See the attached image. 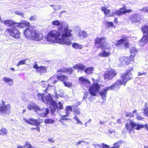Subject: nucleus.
Masks as SVG:
<instances>
[{
  "mask_svg": "<svg viewBox=\"0 0 148 148\" xmlns=\"http://www.w3.org/2000/svg\"><path fill=\"white\" fill-rule=\"evenodd\" d=\"M54 26H60L58 31L53 30L49 32L46 35L45 39L51 43H58L61 44L70 45L72 44L71 41L73 39L71 34L72 30L68 28V25L65 22H60L58 20L52 22Z\"/></svg>",
  "mask_w": 148,
  "mask_h": 148,
  "instance_id": "obj_1",
  "label": "nucleus"
},
{
  "mask_svg": "<svg viewBox=\"0 0 148 148\" xmlns=\"http://www.w3.org/2000/svg\"><path fill=\"white\" fill-rule=\"evenodd\" d=\"M106 40V38L103 37L97 38L95 40V43L96 47L103 50L99 54L100 57H108L111 54V47L105 44Z\"/></svg>",
  "mask_w": 148,
  "mask_h": 148,
  "instance_id": "obj_2",
  "label": "nucleus"
},
{
  "mask_svg": "<svg viewBox=\"0 0 148 148\" xmlns=\"http://www.w3.org/2000/svg\"><path fill=\"white\" fill-rule=\"evenodd\" d=\"M43 101L47 106L51 107L52 113L54 112L56 109V102L54 101L50 94L47 92L43 93Z\"/></svg>",
  "mask_w": 148,
  "mask_h": 148,
  "instance_id": "obj_3",
  "label": "nucleus"
},
{
  "mask_svg": "<svg viewBox=\"0 0 148 148\" xmlns=\"http://www.w3.org/2000/svg\"><path fill=\"white\" fill-rule=\"evenodd\" d=\"M101 10L104 12L105 15L108 16H113L116 15L119 16H121L125 14L126 13H130L132 11V10L126 9L124 7L110 13V10L104 7H102Z\"/></svg>",
  "mask_w": 148,
  "mask_h": 148,
  "instance_id": "obj_4",
  "label": "nucleus"
},
{
  "mask_svg": "<svg viewBox=\"0 0 148 148\" xmlns=\"http://www.w3.org/2000/svg\"><path fill=\"white\" fill-rule=\"evenodd\" d=\"M125 127L130 132L131 131H132L135 129L139 130L142 128H146L148 130V125L147 124L145 125H140L139 124H136L130 120L128 121L126 124Z\"/></svg>",
  "mask_w": 148,
  "mask_h": 148,
  "instance_id": "obj_5",
  "label": "nucleus"
},
{
  "mask_svg": "<svg viewBox=\"0 0 148 148\" xmlns=\"http://www.w3.org/2000/svg\"><path fill=\"white\" fill-rule=\"evenodd\" d=\"M142 30L145 34L139 41V44L142 46L148 42V25H144L142 27Z\"/></svg>",
  "mask_w": 148,
  "mask_h": 148,
  "instance_id": "obj_6",
  "label": "nucleus"
},
{
  "mask_svg": "<svg viewBox=\"0 0 148 148\" xmlns=\"http://www.w3.org/2000/svg\"><path fill=\"white\" fill-rule=\"evenodd\" d=\"M7 31L10 36L14 38L17 39L20 38V32L16 27H14L10 28L7 29Z\"/></svg>",
  "mask_w": 148,
  "mask_h": 148,
  "instance_id": "obj_7",
  "label": "nucleus"
},
{
  "mask_svg": "<svg viewBox=\"0 0 148 148\" xmlns=\"http://www.w3.org/2000/svg\"><path fill=\"white\" fill-rule=\"evenodd\" d=\"M132 78V75L130 70H127V72L123 73L121 76V79L123 82V84L125 86L126 83Z\"/></svg>",
  "mask_w": 148,
  "mask_h": 148,
  "instance_id": "obj_8",
  "label": "nucleus"
},
{
  "mask_svg": "<svg viewBox=\"0 0 148 148\" xmlns=\"http://www.w3.org/2000/svg\"><path fill=\"white\" fill-rule=\"evenodd\" d=\"M116 74V72L114 69H110L105 72L104 76L105 79L110 80L115 76Z\"/></svg>",
  "mask_w": 148,
  "mask_h": 148,
  "instance_id": "obj_9",
  "label": "nucleus"
},
{
  "mask_svg": "<svg viewBox=\"0 0 148 148\" xmlns=\"http://www.w3.org/2000/svg\"><path fill=\"white\" fill-rule=\"evenodd\" d=\"M4 102L1 107H0V114L2 115H4L5 114H9L10 112V106L9 104L5 105Z\"/></svg>",
  "mask_w": 148,
  "mask_h": 148,
  "instance_id": "obj_10",
  "label": "nucleus"
},
{
  "mask_svg": "<svg viewBox=\"0 0 148 148\" xmlns=\"http://www.w3.org/2000/svg\"><path fill=\"white\" fill-rule=\"evenodd\" d=\"M34 26H29L24 30V34L26 38L32 39V33L34 32Z\"/></svg>",
  "mask_w": 148,
  "mask_h": 148,
  "instance_id": "obj_11",
  "label": "nucleus"
},
{
  "mask_svg": "<svg viewBox=\"0 0 148 148\" xmlns=\"http://www.w3.org/2000/svg\"><path fill=\"white\" fill-rule=\"evenodd\" d=\"M100 88V86L99 84L97 83L95 84L89 88V90L92 95L95 96L99 91Z\"/></svg>",
  "mask_w": 148,
  "mask_h": 148,
  "instance_id": "obj_12",
  "label": "nucleus"
},
{
  "mask_svg": "<svg viewBox=\"0 0 148 148\" xmlns=\"http://www.w3.org/2000/svg\"><path fill=\"white\" fill-rule=\"evenodd\" d=\"M79 82L81 85L87 88L89 87L91 85V83L88 79L83 77L79 78Z\"/></svg>",
  "mask_w": 148,
  "mask_h": 148,
  "instance_id": "obj_13",
  "label": "nucleus"
},
{
  "mask_svg": "<svg viewBox=\"0 0 148 148\" xmlns=\"http://www.w3.org/2000/svg\"><path fill=\"white\" fill-rule=\"evenodd\" d=\"M115 44L116 46L123 44L125 49L127 48L130 46L129 43L128 42V40L126 38H123L120 40L117 41L115 43Z\"/></svg>",
  "mask_w": 148,
  "mask_h": 148,
  "instance_id": "obj_14",
  "label": "nucleus"
},
{
  "mask_svg": "<svg viewBox=\"0 0 148 148\" xmlns=\"http://www.w3.org/2000/svg\"><path fill=\"white\" fill-rule=\"evenodd\" d=\"M38 109L37 112L39 116L42 117H46L49 112V110L48 108H41L39 107V109Z\"/></svg>",
  "mask_w": 148,
  "mask_h": 148,
  "instance_id": "obj_15",
  "label": "nucleus"
},
{
  "mask_svg": "<svg viewBox=\"0 0 148 148\" xmlns=\"http://www.w3.org/2000/svg\"><path fill=\"white\" fill-rule=\"evenodd\" d=\"M123 82L121 79V80H118L116 82L113 84L111 86H109V88L111 90H116L119 89L121 85L124 84H123Z\"/></svg>",
  "mask_w": 148,
  "mask_h": 148,
  "instance_id": "obj_16",
  "label": "nucleus"
},
{
  "mask_svg": "<svg viewBox=\"0 0 148 148\" xmlns=\"http://www.w3.org/2000/svg\"><path fill=\"white\" fill-rule=\"evenodd\" d=\"M131 22L133 23H137L140 21V15L137 14H132L129 18Z\"/></svg>",
  "mask_w": 148,
  "mask_h": 148,
  "instance_id": "obj_17",
  "label": "nucleus"
},
{
  "mask_svg": "<svg viewBox=\"0 0 148 148\" xmlns=\"http://www.w3.org/2000/svg\"><path fill=\"white\" fill-rule=\"evenodd\" d=\"M32 33V39L37 41L42 40L43 36L40 33L36 32L35 30L34 32Z\"/></svg>",
  "mask_w": 148,
  "mask_h": 148,
  "instance_id": "obj_18",
  "label": "nucleus"
},
{
  "mask_svg": "<svg viewBox=\"0 0 148 148\" xmlns=\"http://www.w3.org/2000/svg\"><path fill=\"white\" fill-rule=\"evenodd\" d=\"M0 21L1 23H3L5 25L8 27L15 26L16 22L12 20L8 19L5 21L1 20Z\"/></svg>",
  "mask_w": 148,
  "mask_h": 148,
  "instance_id": "obj_19",
  "label": "nucleus"
},
{
  "mask_svg": "<svg viewBox=\"0 0 148 148\" xmlns=\"http://www.w3.org/2000/svg\"><path fill=\"white\" fill-rule=\"evenodd\" d=\"M30 23L25 21H23L20 23H15V26L18 27V28H22L25 27V26H29Z\"/></svg>",
  "mask_w": 148,
  "mask_h": 148,
  "instance_id": "obj_20",
  "label": "nucleus"
},
{
  "mask_svg": "<svg viewBox=\"0 0 148 148\" xmlns=\"http://www.w3.org/2000/svg\"><path fill=\"white\" fill-rule=\"evenodd\" d=\"M27 109L29 110H33L37 112L38 110L39 109V107L36 105L34 103L30 102L27 106Z\"/></svg>",
  "mask_w": 148,
  "mask_h": 148,
  "instance_id": "obj_21",
  "label": "nucleus"
},
{
  "mask_svg": "<svg viewBox=\"0 0 148 148\" xmlns=\"http://www.w3.org/2000/svg\"><path fill=\"white\" fill-rule=\"evenodd\" d=\"M108 90H111L110 88H109V87L101 89V91L100 92V95L101 96L103 100H106L107 92Z\"/></svg>",
  "mask_w": 148,
  "mask_h": 148,
  "instance_id": "obj_22",
  "label": "nucleus"
},
{
  "mask_svg": "<svg viewBox=\"0 0 148 148\" xmlns=\"http://www.w3.org/2000/svg\"><path fill=\"white\" fill-rule=\"evenodd\" d=\"M119 60L121 64L123 65H127L130 63V60L128 57H121L119 58Z\"/></svg>",
  "mask_w": 148,
  "mask_h": 148,
  "instance_id": "obj_23",
  "label": "nucleus"
},
{
  "mask_svg": "<svg viewBox=\"0 0 148 148\" xmlns=\"http://www.w3.org/2000/svg\"><path fill=\"white\" fill-rule=\"evenodd\" d=\"M24 120L26 123L31 125H38L40 124V123L38 120L32 119L28 120L25 118L24 119Z\"/></svg>",
  "mask_w": 148,
  "mask_h": 148,
  "instance_id": "obj_24",
  "label": "nucleus"
},
{
  "mask_svg": "<svg viewBox=\"0 0 148 148\" xmlns=\"http://www.w3.org/2000/svg\"><path fill=\"white\" fill-rule=\"evenodd\" d=\"M65 110V114L64 115L61 114L60 116L62 117L66 118L68 117L70 113L72 111V108L71 106H68L66 107Z\"/></svg>",
  "mask_w": 148,
  "mask_h": 148,
  "instance_id": "obj_25",
  "label": "nucleus"
},
{
  "mask_svg": "<svg viewBox=\"0 0 148 148\" xmlns=\"http://www.w3.org/2000/svg\"><path fill=\"white\" fill-rule=\"evenodd\" d=\"M58 80L57 77L56 76H53L51 77L48 80L50 84L52 85V86L56 83Z\"/></svg>",
  "mask_w": 148,
  "mask_h": 148,
  "instance_id": "obj_26",
  "label": "nucleus"
},
{
  "mask_svg": "<svg viewBox=\"0 0 148 148\" xmlns=\"http://www.w3.org/2000/svg\"><path fill=\"white\" fill-rule=\"evenodd\" d=\"M3 80L5 83H7L10 86H12L13 84V80L12 79L7 77H4L3 78Z\"/></svg>",
  "mask_w": 148,
  "mask_h": 148,
  "instance_id": "obj_27",
  "label": "nucleus"
},
{
  "mask_svg": "<svg viewBox=\"0 0 148 148\" xmlns=\"http://www.w3.org/2000/svg\"><path fill=\"white\" fill-rule=\"evenodd\" d=\"M130 51L131 54L130 56V59L133 61L134 58V56L137 53V50L134 47H132L131 48Z\"/></svg>",
  "mask_w": 148,
  "mask_h": 148,
  "instance_id": "obj_28",
  "label": "nucleus"
},
{
  "mask_svg": "<svg viewBox=\"0 0 148 148\" xmlns=\"http://www.w3.org/2000/svg\"><path fill=\"white\" fill-rule=\"evenodd\" d=\"M73 71L72 68H71L68 69H62L59 70L58 72H66L71 74Z\"/></svg>",
  "mask_w": 148,
  "mask_h": 148,
  "instance_id": "obj_29",
  "label": "nucleus"
},
{
  "mask_svg": "<svg viewBox=\"0 0 148 148\" xmlns=\"http://www.w3.org/2000/svg\"><path fill=\"white\" fill-rule=\"evenodd\" d=\"M73 67L75 69H80L82 70H83L86 68L85 66L81 64H77L74 66Z\"/></svg>",
  "mask_w": 148,
  "mask_h": 148,
  "instance_id": "obj_30",
  "label": "nucleus"
},
{
  "mask_svg": "<svg viewBox=\"0 0 148 148\" xmlns=\"http://www.w3.org/2000/svg\"><path fill=\"white\" fill-rule=\"evenodd\" d=\"M47 72V71L46 67L44 66H40L38 69V71L37 72H38L41 74L46 73Z\"/></svg>",
  "mask_w": 148,
  "mask_h": 148,
  "instance_id": "obj_31",
  "label": "nucleus"
},
{
  "mask_svg": "<svg viewBox=\"0 0 148 148\" xmlns=\"http://www.w3.org/2000/svg\"><path fill=\"white\" fill-rule=\"evenodd\" d=\"M72 47L73 48L76 49H81L83 48L82 45L76 43H73L72 44Z\"/></svg>",
  "mask_w": 148,
  "mask_h": 148,
  "instance_id": "obj_32",
  "label": "nucleus"
},
{
  "mask_svg": "<svg viewBox=\"0 0 148 148\" xmlns=\"http://www.w3.org/2000/svg\"><path fill=\"white\" fill-rule=\"evenodd\" d=\"M41 85L42 87H44L46 88L45 90H46L48 87L52 86V85L51 84H50L48 82L45 81H42V83H41Z\"/></svg>",
  "mask_w": 148,
  "mask_h": 148,
  "instance_id": "obj_33",
  "label": "nucleus"
},
{
  "mask_svg": "<svg viewBox=\"0 0 148 148\" xmlns=\"http://www.w3.org/2000/svg\"><path fill=\"white\" fill-rule=\"evenodd\" d=\"M87 33L85 31H80L78 33L77 36L85 38L87 36Z\"/></svg>",
  "mask_w": 148,
  "mask_h": 148,
  "instance_id": "obj_34",
  "label": "nucleus"
},
{
  "mask_svg": "<svg viewBox=\"0 0 148 148\" xmlns=\"http://www.w3.org/2000/svg\"><path fill=\"white\" fill-rule=\"evenodd\" d=\"M58 79L60 80V81L65 82L68 80V77L66 76L62 75L57 77Z\"/></svg>",
  "mask_w": 148,
  "mask_h": 148,
  "instance_id": "obj_35",
  "label": "nucleus"
},
{
  "mask_svg": "<svg viewBox=\"0 0 148 148\" xmlns=\"http://www.w3.org/2000/svg\"><path fill=\"white\" fill-rule=\"evenodd\" d=\"M8 132V130L5 128H3L0 129V135L2 136L6 135Z\"/></svg>",
  "mask_w": 148,
  "mask_h": 148,
  "instance_id": "obj_36",
  "label": "nucleus"
},
{
  "mask_svg": "<svg viewBox=\"0 0 148 148\" xmlns=\"http://www.w3.org/2000/svg\"><path fill=\"white\" fill-rule=\"evenodd\" d=\"M28 60V59H25L19 61L16 64V66H19L20 65L26 64V62Z\"/></svg>",
  "mask_w": 148,
  "mask_h": 148,
  "instance_id": "obj_37",
  "label": "nucleus"
},
{
  "mask_svg": "<svg viewBox=\"0 0 148 148\" xmlns=\"http://www.w3.org/2000/svg\"><path fill=\"white\" fill-rule=\"evenodd\" d=\"M93 68L92 67H89L85 70L84 71L87 74H91L93 71Z\"/></svg>",
  "mask_w": 148,
  "mask_h": 148,
  "instance_id": "obj_38",
  "label": "nucleus"
},
{
  "mask_svg": "<svg viewBox=\"0 0 148 148\" xmlns=\"http://www.w3.org/2000/svg\"><path fill=\"white\" fill-rule=\"evenodd\" d=\"M50 6L52 7L53 9L56 11L59 10H60L61 8L60 5H51Z\"/></svg>",
  "mask_w": 148,
  "mask_h": 148,
  "instance_id": "obj_39",
  "label": "nucleus"
},
{
  "mask_svg": "<svg viewBox=\"0 0 148 148\" xmlns=\"http://www.w3.org/2000/svg\"><path fill=\"white\" fill-rule=\"evenodd\" d=\"M16 14L19 15L20 16H21L22 17H24V16L25 13L21 11H17L15 12Z\"/></svg>",
  "mask_w": 148,
  "mask_h": 148,
  "instance_id": "obj_40",
  "label": "nucleus"
},
{
  "mask_svg": "<svg viewBox=\"0 0 148 148\" xmlns=\"http://www.w3.org/2000/svg\"><path fill=\"white\" fill-rule=\"evenodd\" d=\"M63 83L65 86L69 88L72 86L73 84L71 82H64Z\"/></svg>",
  "mask_w": 148,
  "mask_h": 148,
  "instance_id": "obj_41",
  "label": "nucleus"
},
{
  "mask_svg": "<svg viewBox=\"0 0 148 148\" xmlns=\"http://www.w3.org/2000/svg\"><path fill=\"white\" fill-rule=\"evenodd\" d=\"M54 121V120L50 119H47L45 120V122L47 124L53 123Z\"/></svg>",
  "mask_w": 148,
  "mask_h": 148,
  "instance_id": "obj_42",
  "label": "nucleus"
},
{
  "mask_svg": "<svg viewBox=\"0 0 148 148\" xmlns=\"http://www.w3.org/2000/svg\"><path fill=\"white\" fill-rule=\"evenodd\" d=\"M56 108H57L60 109H63V107L62 103L60 102H59L57 105L56 103Z\"/></svg>",
  "mask_w": 148,
  "mask_h": 148,
  "instance_id": "obj_43",
  "label": "nucleus"
},
{
  "mask_svg": "<svg viewBox=\"0 0 148 148\" xmlns=\"http://www.w3.org/2000/svg\"><path fill=\"white\" fill-rule=\"evenodd\" d=\"M73 119L77 121L76 123V124H79L81 125H82L83 124L82 122L79 120V118L77 117L76 115H75V116L73 117Z\"/></svg>",
  "mask_w": 148,
  "mask_h": 148,
  "instance_id": "obj_44",
  "label": "nucleus"
},
{
  "mask_svg": "<svg viewBox=\"0 0 148 148\" xmlns=\"http://www.w3.org/2000/svg\"><path fill=\"white\" fill-rule=\"evenodd\" d=\"M120 142L119 141L116 143L114 144V146L112 147H111L110 148H119L120 145Z\"/></svg>",
  "mask_w": 148,
  "mask_h": 148,
  "instance_id": "obj_45",
  "label": "nucleus"
},
{
  "mask_svg": "<svg viewBox=\"0 0 148 148\" xmlns=\"http://www.w3.org/2000/svg\"><path fill=\"white\" fill-rule=\"evenodd\" d=\"M38 98L39 100H42L43 101V94H40L38 93Z\"/></svg>",
  "mask_w": 148,
  "mask_h": 148,
  "instance_id": "obj_46",
  "label": "nucleus"
},
{
  "mask_svg": "<svg viewBox=\"0 0 148 148\" xmlns=\"http://www.w3.org/2000/svg\"><path fill=\"white\" fill-rule=\"evenodd\" d=\"M143 113L148 117V107L143 110Z\"/></svg>",
  "mask_w": 148,
  "mask_h": 148,
  "instance_id": "obj_47",
  "label": "nucleus"
},
{
  "mask_svg": "<svg viewBox=\"0 0 148 148\" xmlns=\"http://www.w3.org/2000/svg\"><path fill=\"white\" fill-rule=\"evenodd\" d=\"M140 10L143 12L148 13V6L144 7Z\"/></svg>",
  "mask_w": 148,
  "mask_h": 148,
  "instance_id": "obj_48",
  "label": "nucleus"
},
{
  "mask_svg": "<svg viewBox=\"0 0 148 148\" xmlns=\"http://www.w3.org/2000/svg\"><path fill=\"white\" fill-rule=\"evenodd\" d=\"M62 118L60 119H59V121L64 125V126H67V125L66 124V123H65L64 122V121H63L62 120H67V119H67V118H65V119H64V118H62L63 117H62Z\"/></svg>",
  "mask_w": 148,
  "mask_h": 148,
  "instance_id": "obj_49",
  "label": "nucleus"
},
{
  "mask_svg": "<svg viewBox=\"0 0 148 148\" xmlns=\"http://www.w3.org/2000/svg\"><path fill=\"white\" fill-rule=\"evenodd\" d=\"M37 19V17L36 15H34L33 16H32L31 17H30L29 18V20L30 21H36Z\"/></svg>",
  "mask_w": 148,
  "mask_h": 148,
  "instance_id": "obj_50",
  "label": "nucleus"
},
{
  "mask_svg": "<svg viewBox=\"0 0 148 148\" xmlns=\"http://www.w3.org/2000/svg\"><path fill=\"white\" fill-rule=\"evenodd\" d=\"M74 114H75L79 115L80 114V110L79 109H76V110H75L74 111Z\"/></svg>",
  "mask_w": 148,
  "mask_h": 148,
  "instance_id": "obj_51",
  "label": "nucleus"
},
{
  "mask_svg": "<svg viewBox=\"0 0 148 148\" xmlns=\"http://www.w3.org/2000/svg\"><path fill=\"white\" fill-rule=\"evenodd\" d=\"M126 116H133V115L132 114V113H130L129 112H126L125 114Z\"/></svg>",
  "mask_w": 148,
  "mask_h": 148,
  "instance_id": "obj_52",
  "label": "nucleus"
},
{
  "mask_svg": "<svg viewBox=\"0 0 148 148\" xmlns=\"http://www.w3.org/2000/svg\"><path fill=\"white\" fill-rule=\"evenodd\" d=\"M102 147L103 148H110L109 146L105 144H102Z\"/></svg>",
  "mask_w": 148,
  "mask_h": 148,
  "instance_id": "obj_53",
  "label": "nucleus"
},
{
  "mask_svg": "<svg viewBox=\"0 0 148 148\" xmlns=\"http://www.w3.org/2000/svg\"><path fill=\"white\" fill-rule=\"evenodd\" d=\"M33 67L34 69H36L37 70H36V71L37 72V71H38V69L39 68V67L38 66L37 64H35V65L33 66Z\"/></svg>",
  "mask_w": 148,
  "mask_h": 148,
  "instance_id": "obj_54",
  "label": "nucleus"
},
{
  "mask_svg": "<svg viewBox=\"0 0 148 148\" xmlns=\"http://www.w3.org/2000/svg\"><path fill=\"white\" fill-rule=\"evenodd\" d=\"M29 143L27 142H26L24 144V145L23 146V147H27L29 144Z\"/></svg>",
  "mask_w": 148,
  "mask_h": 148,
  "instance_id": "obj_55",
  "label": "nucleus"
},
{
  "mask_svg": "<svg viewBox=\"0 0 148 148\" xmlns=\"http://www.w3.org/2000/svg\"><path fill=\"white\" fill-rule=\"evenodd\" d=\"M48 141L52 143H54L55 141L54 140L53 138H49L48 139Z\"/></svg>",
  "mask_w": 148,
  "mask_h": 148,
  "instance_id": "obj_56",
  "label": "nucleus"
},
{
  "mask_svg": "<svg viewBox=\"0 0 148 148\" xmlns=\"http://www.w3.org/2000/svg\"><path fill=\"white\" fill-rule=\"evenodd\" d=\"M107 25L109 26H113V23L111 22H108L107 23Z\"/></svg>",
  "mask_w": 148,
  "mask_h": 148,
  "instance_id": "obj_57",
  "label": "nucleus"
},
{
  "mask_svg": "<svg viewBox=\"0 0 148 148\" xmlns=\"http://www.w3.org/2000/svg\"><path fill=\"white\" fill-rule=\"evenodd\" d=\"M93 145L96 148H99L101 146L100 145L97 144H93Z\"/></svg>",
  "mask_w": 148,
  "mask_h": 148,
  "instance_id": "obj_58",
  "label": "nucleus"
},
{
  "mask_svg": "<svg viewBox=\"0 0 148 148\" xmlns=\"http://www.w3.org/2000/svg\"><path fill=\"white\" fill-rule=\"evenodd\" d=\"M137 119L139 120H141L143 119V118L140 116L138 115L137 116Z\"/></svg>",
  "mask_w": 148,
  "mask_h": 148,
  "instance_id": "obj_59",
  "label": "nucleus"
},
{
  "mask_svg": "<svg viewBox=\"0 0 148 148\" xmlns=\"http://www.w3.org/2000/svg\"><path fill=\"white\" fill-rule=\"evenodd\" d=\"M27 148H34L35 147H33L32 146V145L29 144L28 146L27 147Z\"/></svg>",
  "mask_w": 148,
  "mask_h": 148,
  "instance_id": "obj_60",
  "label": "nucleus"
},
{
  "mask_svg": "<svg viewBox=\"0 0 148 148\" xmlns=\"http://www.w3.org/2000/svg\"><path fill=\"white\" fill-rule=\"evenodd\" d=\"M82 143V141L81 140H80V141H79L78 142H77L76 143V145H79V144H81Z\"/></svg>",
  "mask_w": 148,
  "mask_h": 148,
  "instance_id": "obj_61",
  "label": "nucleus"
},
{
  "mask_svg": "<svg viewBox=\"0 0 148 148\" xmlns=\"http://www.w3.org/2000/svg\"><path fill=\"white\" fill-rule=\"evenodd\" d=\"M99 123L101 124L102 125V124H103L104 123H105V122L104 121H100Z\"/></svg>",
  "mask_w": 148,
  "mask_h": 148,
  "instance_id": "obj_62",
  "label": "nucleus"
},
{
  "mask_svg": "<svg viewBox=\"0 0 148 148\" xmlns=\"http://www.w3.org/2000/svg\"><path fill=\"white\" fill-rule=\"evenodd\" d=\"M33 129H35L39 131L40 127H36V128H34Z\"/></svg>",
  "mask_w": 148,
  "mask_h": 148,
  "instance_id": "obj_63",
  "label": "nucleus"
},
{
  "mask_svg": "<svg viewBox=\"0 0 148 148\" xmlns=\"http://www.w3.org/2000/svg\"><path fill=\"white\" fill-rule=\"evenodd\" d=\"M17 148H23V147L20 145H18L17 146Z\"/></svg>",
  "mask_w": 148,
  "mask_h": 148,
  "instance_id": "obj_64",
  "label": "nucleus"
}]
</instances>
